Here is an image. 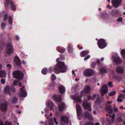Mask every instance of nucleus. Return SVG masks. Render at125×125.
<instances>
[{"label": "nucleus", "mask_w": 125, "mask_h": 125, "mask_svg": "<svg viewBox=\"0 0 125 125\" xmlns=\"http://www.w3.org/2000/svg\"><path fill=\"white\" fill-rule=\"evenodd\" d=\"M112 101H107L106 104V110L107 114L106 115V116H109V118H107L106 121L107 122L109 123H113L114 122L115 119V115L113 114L111 115L113 112V110L112 108V106L110 104L112 103Z\"/></svg>", "instance_id": "f257e3e1"}, {"label": "nucleus", "mask_w": 125, "mask_h": 125, "mask_svg": "<svg viewBox=\"0 0 125 125\" xmlns=\"http://www.w3.org/2000/svg\"><path fill=\"white\" fill-rule=\"evenodd\" d=\"M6 76V72L5 71L2 70L0 71V77H5Z\"/></svg>", "instance_id": "4be33fe9"}, {"label": "nucleus", "mask_w": 125, "mask_h": 125, "mask_svg": "<svg viewBox=\"0 0 125 125\" xmlns=\"http://www.w3.org/2000/svg\"><path fill=\"white\" fill-rule=\"evenodd\" d=\"M59 89L60 92L61 94H63L65 91V89L62 85H61L59 87Z\"/></svg>", "instance_id": "5701e85b"}, {"label": "nucleus", "mask_w": 125, "mask_h": 125, "mask_svg": "<svg viewBox=\"0 0 125 125\" xmlns=\"http://www.w3.org/2000/svg\"><path fill=\"white\" fill-rule=\"evenodd\" d=\"M91 88L88 85H86L84 87V92L85 93H88L90 91Z\"/></svg>", "instance_id": "412c9836"}, {"label": "nucleus", "mask_w": 125, "mask_h": 125, "mask_svg": "<svg viewBox=\"0 0 125 125\" xmlns=\"http://www.w3.org/2000/svg\"><path fill=\"white\" fill-rule=\"evenodd\" d=\"M99 95H98V98L97 99V100L96 101H95L96 103H100V99L99 98Z\"/></svg>", "instance_id": "a18cd8bd"}, {"label": "nucleus", "mask_w": 125, "mask_h": 125, "mask_svg": "<svg viewBox=\"0 0 125 125\" xmlns=\"http://www.w3.org/2000/svg\"><path fill=\"white\" fill-rule=\"evenodd\" d=\"M3 124L2 122L1 121H0V125H3Z\"/></svg>", "instance_id": "052dcab7"}, {"label": "nucleus", "mask_w": 125, "mask_h": 125, "mask_svg": "<svg viewBox=\"0 0 125 125\" xmlns=\"http://www.w3.org/2000/svg\"><path fill=\"white\" fill-rule=\"evenodd\" d=\"M52 119H51V121L50 122H49V125H53L54 123H53L52 122Z\"/></svg>", "instance_id": "5fc2aeb1"}, {"label": "nucleus", "mask_w": 125, "mask_h": 125, "mask_svg": "<svg viewBox=\"0 0 125 125\" xmlns=\"http://www.w3.org/2000/svg\"><path fill=\"white\" fill-rule=\"evenodd\" d=\"M57 50L61 53H64L65 50V48L61 47H58L57 48Z\"/></svg>", "instance_id": "b1692460"}, {"label": "nucleus", "mask_w": 125, "mask_h": 125, "mask_svg": "<svg viewBox=\"0 0 125 125\" xmlns=\"http://www.w3.org/2000/svg\"><path fill=\"white\" fill-rule=\"evenodd\" d=\"M6 25V24L5 23H2L1 24V27L2 29H3Z\"/></svg>", "instance_id": "ea45409f"}, {"label": "nucleus", "mask_w": 125, "mask_h": 125, "mask_svg": "<svg viewBox=\"0 0 125 125\" xmlns=\"http://www.w3.org/2000/svg\"><path fill=\"white\" fill-rule=\"evenodd\" d=\"M96 96V95H95V94L93 96V99Z\"/></svg>", "instance_id": "0e129e2a"}, {"label": "nucleus", "mask_w": 125, "mask_h": 125, "mask_svg": "<svg viewBox=\"0 0 125 125\" xmlns=\"http://www.w3.org/2000/svg\"><path fill=\"white\" fill-rule=\"evenodd\" d=\"M22 79H17L13 82V84L14 85H18L19 86L21 87V84L20 82L21 80Z\"/></svg>", "instance_id": "dca6fc26"}, {"label": "nucleus", "mask_w": 125, "mask_h": 125, "mask_svg": "<svg viewBox=\"0 0 125 125\" xmlns=\"http://www.w3.org/2000/svg\"><path fill=\"white\" fill-rule=\"evenodd\" d=\"M46 105L48 108H50L51 109H53L54 105L52 102L50 101H48L46 102Z\"/></svg>", "instance_id": "4468645a"}, {"label": "nucleus", "mask_w": 125, "mask_h": 125, "mask_svg": "<svg viewBox=\"0 0 125 125\" xmlns=\"http://www.w3.org/2000/svg\"><path fill=\"white\" fill-rule=\"evenodd\" d=\"M72 74H74V76H75L76 74H75V73L74 71L73 70L72 71Z\"/></svg>", "instance_id": "bf43d9fd"}, {"label": "nucleus", "mask_w": 125, "mask_h": 125, "mask_svg": "<svg viewBox=\"0 0 125 125\" xmlns=\"http://www.w3.org/2000/svg\"><path fill=\"white\" fill-rule=\"evenodd\" d=\"M7 14H6L4 15L3 18V21H6L7 18Z\"/></svg>", "instance_id": "a19ab883"}, {"label": "nucleus", "mask_w": 125, "mask_h": 125, "mask_svg": "<svg viewBox=\"0 0 125 125\" xmlns=\"http://www.w3.org/2000/svg\"><path fill=\"white\" fill-rule=\"evenodd\" d=\"M51 78H56L55 75L54 74H52L51 76Z\"/></svg>", "instance_id": "09e8293b"}, {"label": "nucleus", "mask_w": 125, "mask_h": 125, "mask_svg": "<svg viewBox=\"0 0 125 125\" xmlns=\"http://www.w3.org/2000/svg\"><path fill=\"white\" fill-rule=\"evenodd\" d=\"M19 96L21 97H25L27 95L26 92L24 90V87H23L20 89Z\"/></svg>", "instance_id": "1a4fd4ad"}, {"label": "nucleus", "mask_w": 125, "mask_h": 125, "mask_svg": "<svg viewBox=\"0 0 125 125\" xmlns=\"http://www.w3.org/2000/svg\"><path fill=\"white\" fill-rule=\"evenodd\" d=\"M14 62L18 66H20L21 63L19 58L17 56H16L14 58Z\"/></svg>", "instance_id": "2eb2a0df"}, {"label": "nucleus", "mask_w": 125, "mask_h": 125, "mask_svg": "<svg viewBox=\"0 0 125 125\" xmlns=\"http://www.w3.org/2000/svg\"><path fill=\"white\" fill-rule=\"evenodd\" d=\"M47 72V69L46 68H43L42 70V73L43 74H46Z\"/></svg>", "instance_id": "7c9ffc66"}, {"label": "nucleus", "mask_w": 125, "mask_h": 125, "mask_svg": "<svg viewBox=\"0 0 125 125\" xmlns=\"http://www.w3.org/2000/svg\"><path fill=\"white\" fill-rule=\"evenodd\" d=\"M61 97V96L60 95L55 94L52 97L53 99L54 100L57 102H59L61 101V99H58V98H60Z\"/></svg>", "instance_id": "aec40b11"}, {"label": "nucleus", "mask_w": 125, "mask_h": 125, "mask_svg": "<svg viewBox=\"0 0 125 125\" xmlns=\"http://www.w3.org/2000/svg\"><path fill=\"white\" fill-rule=\"evenodd\" d=\"M13 75L14 78H21L23 77V74L20 71L15 70L13 73Z\"/></svg>", "instance_id": "20e7f679"}, {"label": "nucleus", "mask_w": 125, "mask_h": 125, "mask_svg": "<svg viewBox=\"0 0 125 125\" xmlns=\"http://www.w3.org/2000/svg\"><path fill=\"white\" fill-rule=\"evenodd\" d=\"M9 87L8 86H6L5 88V92L7 93L8 94H10V93L9 91Z\"/></svg>", "instance_id": "2f4dec72"}, {"label": "nucleus", "mask_w": 125, "mask_h": 125, "mask_svg": "<svg viewBox=\"0 0 125 125\" xmlns=\"http://www.w3.org/2000/svg\"><path fill=\"white\" fill-rule=\"evenodd\" d=\"M84 125H94V124L91 122H87Z\"/></svg>", "instance_id": "58836bf2"}, {"label": "nucleus", "mask_w": 125, "mask_h": 125, "mask_svg": "<svg viewBox=\"0 0 125 125\" xmlns=\"http://www.w3.org/2000/svg\"><path fill=\"white\" fill-rule=\"evenodd\" d=\"M116 119L118 122H120L122 120V117L120 114L116 116Z\"/></svg>", "instance_id": "c756f323"}, {"label": "nucleus", "mask_w": 125, "mask_h": 125, "mask_svg": "<svg viewBox=\"0 0 125 125\" xmlns=\"http://www.w3.org/2000/svg\"><path fill=\"white\" fill-rule=\"evenodd\" d=\"M6 2L8 4H9V3H10L12 10H16V8L14 5L13 4V3L12 1H10V0H6Z\"/></svg>", "instance_id": "6ab92c4d"}, {"label": "nucleus", "mask_w": 125, "mask_h": 125, "mask_svg": "<svg viewBox=\"0 0 125 125\" xmlns=\"http://www.w3.org/2000/svg\"><path fill=\"white\" fill-rule=\"evenodd\" d=\"M77 47H78L79 48V49H82V48H82V46H81V47H80V48H79V47H80V46H79V45H78V46H77Z\"/></svg>", "instance_id": "e2e57ef3"}, {"label": "nucleus", "mask_w": 125, "mask_h": 125, "mask_svg": "<svg viewBox=\"0 0 125 125\" xmlns=\"http://www.w3.org/2000/svg\"><path fill=\"white\" fill-rule=\"evenodd\" d=\"M61 122L62 125H65V124H67L68 122V118L66 116H63L61 117Z\"/></svg>", "instance_id": "9b49d317"}, {"label": "nucleus", "mask_w": 125, "mask_h": 125, "mask_svg": "<svg viewBox=\"0 0 125 125\" xmlns=\"http://www.w3.org/2000/svg\"><path fill=\"white\" fill-rule=\"evenodd\" d=\"M100 92L101 95L103 96H104L106 93L108 92L107 85L104 84L102 86Z\"/></svg>", "instance_id": "0eeeda50"}, {"label": "nucleus", "mask_w": 125, "mask_h": 125, "mask_svg": "<svg viewBox=\"0 0 125 125\" xmlns=\"http://www.w3.org/2000/svg\"><path fill=\"white\" fill-rule=\"evenodd\" d=\"M97 44L99 48L101 49L104 48L106 46L105 41L103 39H101L98 40Z\"/></svg>", "instance_id": "7ed1b4c3"}, {"label": "nucleus", "mask_w": 125, "mask_h": 125, "mask_svg": "<svg viewBox=\"0 0 125 125\" xmlns=\"http://www.w3.org/2000/svg\"><path fill=\"white\" fill-rule=\"evenodd\" d=\"M83 105L84 109H88L89 111H91V110L90 105L86 101H85L83 103Z\"/></svg>", "instance_id": "f8f14e48"}, {"label": "nucleus", "mask_w": 125, "mask_h": 125, "mask_svg": "<svg viewBox=\"0 0 125 125\" xmlns=\"http://www.w3.org/2000/svg\"><path fill=\"white\" fill-rule=\"evenodd\" d=\"M96 62H93L91 64V67L92 68H95L96 65Z\"/></svg>", "instance_id": "4c0bfd02"}, {"label": "nucleus", "mask_w": 125, "mask_h": 125, "mask_svg": "<svg viewBox=\"0 0 125 125\" xmlns=\"http://www.w3.org/2000/svg\"><path fill=\"white\" fill-rule=\"evenodd\" d=\"M113 109L114 111L115 112H117L118 110V108L116 107H114L113 108Z\"/></svg>", "instance_id": "6e6d98bb"}, {"label": "nucleus", "mask_w": 125, "mask_h": 125, "mask_svg": "<svg viewBox=\"0 0 125 125\" xmlns=\"http://www.w3.org/2000/svg\"><path fill=\"white\" fill-rule=\"evenodd\" d=\"M99 123L98 122L96 123L95 124V125H99Z\"/></svg>", "instance_id": "69168bd1"}, {"label": "nucleus", "mask_w": 125, "mask_h": 125, "mask_svg": "<svg viewBox=\"0 0 125 125\" xmlns=\"http://www.w3.org/2000/svg\"><path fill=\"white\" fill-rule=\"evenodd\" d=\"M7 104L5 103L1 104L0 106V108L3 111H6L7 109Z\"/></svg>", "instance_id": "f3484780"}, {"label": "nucleus", "mask_w": 125, "mask_h": 125, "mask_svg": "<svg viewBox=\"0 0 125 125\" xmlns=\"http://www.w3.org/2000/svg\"><path fill=\"white\" fill-rule=\"evenodd\" d=\"M121 53L123 58L125 59V49L122 50Z\"/></svg>", "instance_id": "473e14b6"}, {"label": "nucleus", "mask_w": 125, "mask_h": 125, "mask_svg": "<svg viewBox=\"0 0 125 125\" xmlns=\"http://www.w3.org/2000/svg\"><path fill=\"white\" fill-rule=\"evenodd\" d=\"M68 51L69 52H71L73 51V49L72 48V45L71 44L68 45Z\"/></svg>", "instance_id": "cd10ccee"}, {"label": "nucleus", "mask_w": 125, "mask_h": 125, "mask_svg": "<svg viewBox=\"0 0 125 125\" xmlns=\"http://www.w3.org/2000/svg\"><path fill=\"white\" fill-rule=\"evenodd\" d=\"M76 107L78 118L80 119L79 117L80 116L81 112V108L79 105L77 104L76 105Z\"/></svg>", "instance_id": "ddd939ff"}, {"label": "nucleus", "mask_w": 125, "mask_h": 125, "mask_svg": "<svg viewBox=\"0 0 125 125\" xmlns=\"http://www.w3.org/2000/svg\"><path fill=\"white\" fill-rule=\"evenodd\" d=\"M17 99L15 97H14L12 100V102L13 103H15L17 101Z\"/></svg>", "instance_id": "49530a36"}, {"label": "nucleus", "mask_w": 125, "mask_h": 125, "mask_svg": "<svg viewBox=\"0 0 125 125\" xmlns=\"http://www.w3.org/2000/svg\"><path fill=\"white\" fill-rule=\"evenodd\" d=\"M8 21L10 25H11L13 19L11 16H9L8 19Z\"/></svg>", "instance_id": "f704fd0d"}, {"label": "nucleus", "mask_w": 125, "mask_h": 125, "mask_svg": "<svg viewBox=\"0 0 125 125\" xmlns=\"http://www.w3.org/2000/svg\"><path fill=\"white\" fill-rule=\"evenodd\" d=\"M5 125H12L10 122L6 121L5 123Z\"/></svg>", "instance_id": "3c124183"}, {"label": "nucleus", "mask_w": 125, "mask_h": 125, "mask_svg": "<svg viewBox=\"0 0 125 125\" xmlns=\"http://www.w3.org/2000/svg\"><path fill=\"white\" fill-rule=\"evenodd\" d=\"M6 66L9 69H10L12 67L11 65L10 64H7L6 65Z\"/></svg>", "instance_id": "8fccbe9b"}, {"label": "nucleus", "mask_w": 125, "mask_h": 125, "mask_svg": "<svg viewBox=\"0 0 125 125\" xmlns=\"http://www.w3.org/2000/svg\"><path fill=\"white\" fill-rule=\"evenodd\" d=\"M108 85L110 87H113V85L112 84V83L111 82H109L108 83Z\"/></svg>", "instance_id": "c03bdc74"}, {"label": "nucleus", "mask_w": 125, "mask_h": 125, "mask_svg": "<svg viewBox=\"0 0 125 125\" xmlns=\"http://www.w3.org/2000/svg\"><path fill=\"white\" fill-rule=\"evenodd\" d=\"M49 70L51 72H52V69L51 68H50L49 69Z\"/></svg>", "instance_id": "338daca9"}, {"label": "nucleus", "mask_w": 125, "mask_h": 125, "mask_svg": "<svg viewBox=\"0 0 125 125\" xmlns=\"http://www.w3.org/2000/svg\"><path fill=\"white\" fill-rule=\"evenodd\" d=\"M90 55H88V56H86L84 58V60H87L89 59L90 57Z\"/></svg>", "instance_id": "de8ad7c7"}, {"label": "nucleus", "mask_w": 125, "mask_h": 125, "mask_svg": "<svg viewBox=\"0 0 125 125\" xmlns=\"http://www.w3.org/2000/svg\"><path fill=\"white\" fill-rule=\"evenodd\" d=\"M91 98V97L90 96H88V100H90Z\"/></svg>", "instance_id": "680f3d73"}, {"label": "nucleus", "mask_w": 125, "mask_h": 125, "mask_svg": "<svg viewBox=\"0 0 125 125\" xmlns=\"http://www.w3.org/2000/svg\"><path fill=\"white\" fill-rule=\"evenodd\" d=\"M122 0H112V5L115 7L117 8L120 4Z\"/></svg>", "instance_id": "6e6552de"}, {"label": "nucleus", "mask_w": 125, "mask_h": 125, "mask_svg": "<svg viewBox=\"0 0 125 125\" xmlns=\"http://www.w3.org/2000/svg\"><path fill=\"white\" fill-rule=\"evenodd\" d=\"M122 18H119L118 19V22H121L122 21Z\"/></svg>", "instance_id": "864d4df0"}, {"label": "nucleus", "mask_w": 125, "mask_h": 125, "mask_svg": "<svg viewBox=\"0 0 125 125\" xmlns=\"http://www.w3.org/2000/svg\"><path fill=\"white\" fill-rule=\"evenodd\" d=\"M122 99V98H120L118 97V98L117 99V101L118 102H122L123 101Z\"/></svg>", "instance_id": "e433bc0d"}, {"label": "nucleus", "mask_w": 125, "mask_h": 125, "mask_svg": "<svg viewBox=\"0 0 125 125\" xmlns=\"http://www.w3.org/2000/svg\"><path fill=\"white\" fill-rule=\"evenodd\" d=\"M71 98L72 99L75 100L76 102L79 103H82L81 100L79 97H77L76 95H72L71 96Z\"/></svg>", "instance_id": "a211bd4d"}, {"label": "nucleus", "mask_w": 125, "mask_h": 125, "mask_svg": "<svg viewBox=\"0 0 125 125\" xmlns=\"http://www.w3.org/2000/svg\"><path fill=\"white\" fill-rule=\"evenodd\" d=\"M100 71L101 73L106 72V69L105 67L103 66L101 67L100 70Z\"/></svg>", "instance_id": "72a5a7b5"}, {"label": "nucleus", "mask_w": 125, "mask_h": 125, "mask_svg": "<svg viewBox=\"0 0 125 125\" xmlns=\"http://www.w3.org/2000/svg\"><path fill=\"white\" fill-rule=\"evenodd\" d=\"M53 120L56 124H57L58 122L56 121V119L54 117L53 118Z\"/></svg>", "instance_id": "4d7b16f0"}, {"label": "nucleus", "mask_w": 125, "mask_h": 125, "mask_svg": "<svg viewBox=\"0 0 125 125\" xmlns=\"http://www.w3.org/2000/svg\"><path fill=\"white\" fill-rule=\"evenodd\" d=\"M5 79H2L1 80V83H2L4 84L5 82Z\"/></svg>", "instance_id": "37998d69"}, {"label": "nucleus", "mask_w": 125, "mask_h": 125, "mask_svg": "<svg viewBox=\"0 0 125 125\" xmlns=\"http://www.w3.org/2000/svg\"><path fill=\"white\" fill-rule=\"evenodd\" d=\"M54 69L58 73H63L66 71L67 68L64 62L60 61L57 62Z\"/></svg>", "instance_id": "f03ea898"}, {"label": "nucleus", "mask_w": 125, "mask_h": 125, "mask_svg": "<svg viewBox=\"0 0 125 125\" xmlns=\"http://www.w3.org/2000/svg\"><path fill=\"white\" fill-rule=\"evenodd\" d=\"M112 58L113 59L114 62H115L117 64L120 63L122 62L121 60L118 56L117 54L115 56H113Z\"/></svg>", "instance_id": "9d476101"}, {"label": "nucleus", "mask_w": 125, "mask_h": 125, "mask_svg": "<svg viewBox=\"0 0 125 125\" xmlns=\"http://www.w3.org/2000/svg\"><path fill=\"white\" fill-rule=\"evenodd\" d=\"M22 63L23 65H25L26 64V61H23L22 62Z\"/></svg>", "instance_id": "13d9d810"}, {"label": "nucleus", "mask_w": 125, "mask_h": 125, "mask_svg": "<svg viewBox=\"0 0 125 125\" xmlns=\"http://www.w3.org/2000/svg\"><path fill=\"white\" fill-rule=\"evenodd\" d=\"M116 70L118 73H122L124 72V70L123 68L119 67L116 68Z\"/></svg>", "instance_id": "a878e982"}, {"label": "nucleus", "mask_w": 125, "mask_h": 125, "mask_svg": "<svg viewBox=\"0 0 125 125\" xmlns=\"http://www.w3.org/2000/svg\"><path fill=\"white\" fill-rule=\"evenodd\" d=\"M19 37L18 35H16L15 36V39L16 40H18L19 39Z\"/></svg>", "instance_id": "603ef678"}, {"label": "nucleus", "mask_w": 125, "mask_h": 125, "mask_svg": "<svg viewBox=\"0 0 125 125\" xmlns=\"http://www.w3.org/2000/svg\"><path fill=\"white\" fill-rule=\"evenodd\" d=\"M120 98H122L123 99H124L125 98L124 95L123 94H121L119 95V96Z\"/></svg>", "instance_id": "79ce46f5"}, {"label": "nucleus", "mask_w": 125, "mask_h": 125, "mask_svg": "<svg viewBox=\"0 0 125 125\" xmlns=\"http://www.w3.org/2000/svg\"><path fill=\"white\" fill-rule=\"evenodd\" d=\"M49 110V109H48L47 108H46L45 109V111L46 112H48V111Z\"/></svg>", "instance_id": "774afa93"}, {"label": "nucleus", "mask_w": 125, "mask_h": 125, "mask_svg": "<svg viewBox=\"0 0 125 125\" xmlns=\"http://www.w3.org/2000/svg\"><path fill=\"white\" fill-rule=\"evenodd\" d=\"M94 73V71L90 69H87L84 70L83 72V74L86 76L93 75Z\"/></svg>", "instance_id": "39448f33"}, {"label": "nucleus", "mask_w": 125, "mask_h": 125, "mask_svg": "<svg viewBox=\"0 0 125 125\" xmlns=\"http://www.w3.org/2000/svg\"><path fill=\"white\" fill-rule=\"evenodd\" d=\"M88 53V52L87 51H84L81 52L80 56L81 57H84L87 55Z\"/></svg>", "instance_id": "bb28decb"}, {"label": "nucleus", "mask_w": 125, "mask_h": 125, "mask_svg": "<svg viewBox=\"0 0 125 125\" xmlns=\"http://www.w3.org/2000/svg\"><path fill=\"white\" fill-rule=\"evenodd\" d=\"M64 105V103H61L58 106L59 109L60 110L62 111V110L63 108Z\"/></svg>", "instance_id": "c85d7f7f"}, {"label": "nucleus", "mask_w": 125, "mask_h": 125, "mask_svg": "<svg viewBox=\"0 0 125 125\" xmlns=\"http://www.w3.org/2000/svg\"><path fill=\"white\" fill-rule=\"evenodd\" d=\"M13 48L10 43H8L7 45L6 50L7 53L10 54L12 53L13 51Z\"/></svg>", "instance_id": "423d86ee"}, {"label": "nucleus", "mask_w": 125, "mask_h": 125, "mask_svg": "<svg viewBox=\"0 0 125 125\" xmlns=\"http://www.w3.org/2000/svg\"><path fill=\"white\" fill-rule=\"evenodd\" d=\"M85 115L86 117L90 120H92L93 119V117L92 115L89 113H85Z\"/></svg>", "instance_id": "393cba45"}, {"label": "nucleus", "mask_w": 125, "mask_h": 125, "mask_svg": "<svg viewBox=\"0 0 125 125\" xmlns=\"http://www.w3.org/2000/svg\"><path fill=\"white\" fill-rule=\"evenodd\" d=\"M116 93L115 91L111 92L108 94V95L109 96H111L115 95Z\"/></svg>", "instance_id": "c9c22d12"}]
</instances>
